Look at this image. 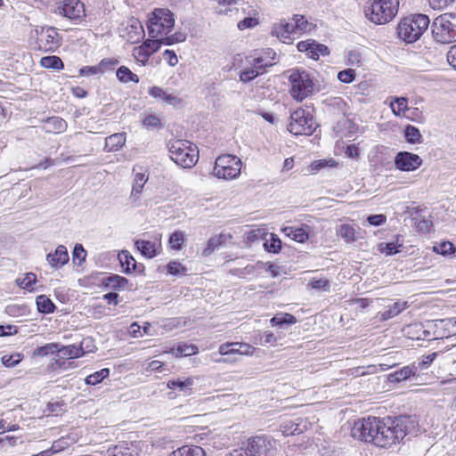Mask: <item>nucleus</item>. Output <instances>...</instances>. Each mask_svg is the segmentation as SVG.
Listing matches in <instances>:
<instances>
[{
	"instance_id": "f257e3e1",
	"label": "nucleus",
	"mask_w": 456,
	"mask_h": 456,
	"mask_svg": "<svg viewBox=\"0 0 456 456\" xmlns=\"http://www.w3.org/2000/svg\"><path fill=\"white\" fill-rule=\"evenodd\" d=\"M416 421L410 416L394 418L369 416L356 420L352 428V436L364 442H371L379 447L390 446L403 440L415 428Z\"/></svg>"
},
{
	"instance_id": "f03ea898",
	"label": "nucleus",
	"mask_w": 456,
	"mask_h": 456,
	"mask_svg": "<svg viewBox=\"0 0 456 456\" xmlns=\"http://www.w3.org/2000/svg\"><path fill=\"white\" fill-rule=\"evenodd\" d=\"M170 159L183 168H191L199 160V151L186 140H170L167 144Z\"/></svg>"
},
{
	"instance_id": "7ed1b4c3",
	"label": "nucleus",
	"mask_w": 456,
	"mask_h": 456,
	"mask_svg": "<svg viewBox=\"0 0 456 456\" xmlns=\"http://www.w3.org/2000/svg\"><path fill=\"white\" fill-rule=\"evenodd\" d=\"M429 22L428 16L422 13L405 17L397 26L398 37L407 43H413L428 29Z\"/></svg>"
},
{
	"instance_id": "20e7f679",
	"label": "nucleus",
	"mask_w": 456,
	"mask_h": 456,
	"mask_svg": "<svg viewBox=\"0 0 456 456\" xmlns=\"http://www.w3.org/2000/svg\"><path fill=\"white\" fill-rule=\"evenodd\" d=\"M175 26V15L167 8H156L148 17L147 28L151 37L167 36Z\"/></svg>"
},
{
	"instance_id": "39448f33",
	"label": "nucleus",
	"mask_w": 456,
	"mask_h": 456,
	"mask_svg": "<svg viewBox=\"0 0 456 456\" xmlns=\"http://www.w3.org/2000/svg\"><path fill=\"white\" fill-rule=\"evenodd\" d=\"M399 0H375L365 9V16L379 25L390 22L397 14Z\"/></svg>"
},
{
	"instance_id": "423d86ee",
	"label": "nucleus",
	"mask_w": 456,
	"mask_h": 456,
	"mask_svg": "<svg viewBox=\"0 0 456 456\" xmlns=\"http://www.w3.org/2000/svg\"><path fill=\"white\" fill-rule=\"evenodd\" d=\"M436 42L451 44L456 41V13L445 12L436 17L431 25Z\"/></svg>"
},
{
	"instance_id": "0eeeda50",
	"label": "nucleus",
	"mask_w": 456,
	"mask_h": 456,
	"mask_svg": "<svg viewBox=\"0 0 456 456\" xmlns=\"http://www.w3.org/2000/svg\"><path fill=\"white\" fill-rule=\"evenodd\" d=\"M255 348L244 342H227L221 344L217 353L212 354V359L217 363H232L238 361L240 355H251Z\"/></svg>"
},
{
	"instance_id": "6e6552de",
	"label": "nucleus",
	"mask_w": 456,
	"mask_h": 456,
	"mask_svg": "<svg viewBox=\"0 0 456 456\" xmlns=\"http://www.w3.org/2000/svg\"><path fill=\"white\" fill-rule=\"evenodd\" d=\"M289 81L291 84L290 95L293 99L301 102L313 94L314 83L306 71L293 70Z\"/></svg>"
},
{
	"instance_id": "1a4fd4ad",
	"label": "nucleus",
	"mask_w": 456,
	"mask_h": 456,
	"mask_svg": "<svg viewBox=\"0 0 456 456\" xmlns=\"http://www.w3.org/2000/svg\"><path fill=\"white\" fill-rule=\"evenodd\" d=\"M241 160L235 155L225 154L219 156L215 162L213 174L217 178L224 180L235 179L240 174Z\"/></svg>"
},
{
	"instance_id": "9d476101",
	"label": "nucleus",
	"mask_w": 456,
	"mask_h": 456,
	"mask_svg": "<svg viewBox=\"0 0 456 456\" xmlns=\"http://www.w3.org/2000/svg\"><path fill=\"white\" fill-rule=\"evenodd\" d=\"M316 128L313 115L304 109L298 108L290 114L288 130L295 135H311Z\"/></svg>"
},
{
	"instance_id": "9b49d317",
	"label": "nucleus",
	"mask_w": 456,
	"mask_h": 456,
	"mask_svg": "<svg viewBox=\"0 0 456 456\" xmlns=\"http://www.w3.org/2000/svg\"><path fill=\"white\" fill-rule=\"evenodd\" d=\"M54 13L75 24L81 23L86 17L85 5L80 0H57Z\"/></svg>"
},
{
	"instance_id": "f8f14e48",
	"label": "nucleus",
	"mask_w": 456,
	"mask_h": 456,
	"mask_svg": "<svg viewBox=\"0 0 456 456\" xmlns=\"http://www.w3.org/2000/svg\"><path fill=\"white\" fill-rule=\"evenodd\" d=\"M36 33L37 35V44L39 50L53 53L60 47L61 37L55 28L41 27L36 29Z\"/></svg>"
},
{
	"instance_id": "ddd939ff",
	"label": "nucleus",
	"mask_w": 456,
	"mask_h": 456,
	"mask_svg": "<svg viewBox=\"0 0 456 456\" xmlns=\"http://www.w3.org/2000/svg\"><path fill=\"white\" fill-rule=\"evenodd\" d=\"M272 447V441L269 438L256 436L243 443L240 450L245 451L248 456H266Z\"/></svg>"
},
{
	"instance_id": "4468645a",
	"label": "nucleus",
	"mask_w": 456,
	"mask_h": 456,
	"mask_svg": "<svg viewBox=\"0 0 456 456\" xmlns=\"http://www.w3.org/2000/svg\"><path fill=\"white\" fill-rule=\"evenodd\" d=\"M428 327L434 329L432 339L450 338L456 334V318L431 321Z\"/></svg>"
},
{
	"instance_id": "2eb2a0df",
	"label": "nucleus",
	"mask_w": 456,
	"mask_h": 456,
	"mask_svg": "<svg viewBox=\"0 0 456 456\" xmlns=\"http://www.w3.org/2000/svg\"><path fill=\"white\" fill-rule=\"evenodd\" d=\"M395 167L400 171L411 172L422 165V159L412 152L399 151L394 159Z\"/></svg>"
},
{
	"instance_id": "dca6fc26",
	"label": "nucleus",
	"mask_w": 456,
	"mask_h": 456,
	"mask_svg": "<svg viewBox=\"0 0 456 456\" xmlns=\"http://www.w3.org/2000/svg\"><path fill=\"white\" fill-rule=\"evenodd\" d=\"M198 379L197 377H179L177 379H172L167 382V387L184 395H191L193 394V387L195 381Z\"/></svg>"
},
{
	"instance_id": "f3484780",
	"label": "nucleus",
	"mask_w": 456,
	"mask_h": 456,
	"mask_svg": "<svg viewBox=\"0 0 456 456\" xmlns=\"http://www.w3.org/2000/svg\"><path fill=\"white\" fill-rule=\"evenodd\" d=\"M69 253L67 248L63 245H59L53 253H49L46 256V261L54 269H60L69 262Z\"/></svg>"
},
{
	"instance_id": "a211bd4d",
	"label": "nucleus",
	"mask_w": 456,
	"mask_h": 456,
	"mask_svg": "<svg viewBox=\"0 0 456 456\" xmlns=\"http://www.w3.org/2000/svg\"><path fill=\"white\" fill-rule=\"evenodd\" d=\"M251 56L246 58V61L250 64V67H246L240 70L239 74L240 80L243 83H249L258 76L264 74L262 65L259 64L261 61L253 62Z\"/></svg>"
},
{
	"instance_id": "6ab92c4d",
	"label": "nucleus",
	"mask_w": 456,
	"mask_h": 456,
	"mask_svg": "<svg viewBox=\"0 0 456 456\" xmlns=\"http://www.w3.org/2000/svg\"><path fill=\"white\" fill-rule=\"evenodd\" d=\"M91 342V338H84L80 344V346L76 345H69V346H61L59 344V351L58 354L61 358L68 359H75L82 357L85 354L84 344Z\"/></svg>"
},
{
	"instance_id": "aec40b11",
	"label": "nucleus",
	"mask_w": 456,
	"mask_h": 456,
	"mask_svg": "<svg viewBox=\"0 0 456 456\" xmlns=\"http://www.w3.org/2000/svg\"><path fill=\"white\" fill-rule=\"evenodd\" d=\"M309 231L310 226L307 224H302L300 227L286 226L282 228L285 236L299 243H304L308 240Z\"/></svg>"
},
{
	"instance_id": "412c9836",
	"label": "nucleus",
	"mask_w": 456,
	"mask_h": 456,
	"mask_svg": "<svg viewBox=\"0 0 456 456\" xmlns=\"http://www.w3.org/2000/svg\"><path fill=\"white\" fill-rule=\"evenodd\" d=\"M134 246L143 256L147 258H153L158 255L160 244L158 245L154 241L146 240H136L134 241Z\"/></svg>"
},
{
	"instance_id": "4be33fe9",
	"label": "nucleus",
	"mask_w": 456,
	"mask_h": 456,
	"mask_svg": "<svg viewBox=\"0 0 456 456\" xmlns=\"http://www.w3.org/2000/svg\"><path fill=\"white\" fill-rule=\"evenodd\" d=\"M418 372V367L416 366V363L404 366L393 373H390L388 375V380L391 383H396L401 382L403 380L408 379L411 376L416 375Z\"/></svg>"
},
{
	"instance_id": "5701e85b",
	"label": "nucleus",
	"mask_w": 456,
	"mask_h": 456,
	"mask_svg": "<svg viewBox=\"0 0 456 456\" xmlns=\"http://www.w3.org/2000/svg\"><path fill=\"white\" fill-rule=\"evenodd\" d=\"M126 142L125 133H116L105 139L104 151L107 152L118 151Z\"/></svg>"
},
{
	"instance_id": "b1692460",
	"label": "nucleus",
	"mask_w": 456,
	"mask_h": 456,
	"mask_svg": "<svg viewBox=\"0 0 456 456\" xmlns=\"http://www.w3.org/2000/svg\"><path fill=\"white\" fill-rule=\"evenodd\" d=\"M408 307L406 301H396L389 305L387 309L379 313L380 320L387 321L400 314L404 309Z\"/></svg>"
},
{
	"instance_id": "393cba45",
	"label": "nucleus",
	"mask_w": 456,
	"mask_h": 456,
	"mask_svg": "<svg viewBox=\"0 0 456 456\" xmlns=\"http://www.w3.org/2000/svg\"><path fill=\"white\" fill-rule=\"evenodd\" d=\"M275 56H276V53L274 52V50L271 49V48H267L265 50H264L262 52V54L259 55V56H251V61L253 62H256V61H261L259 64H261L263 67V72L265 73L266 71V69L268 67H272L274 62V59H275Z\"/></svg>"
},
{
	"instance_id": "a878e982",
	"label": "nucleus",
	"mask_w": 456,
	"mask_h": 456,
	"mask_svg": "<svg viewBox=\"0 0 456 456\" xmlns=\"http://www.w3.org/2000/svg\"><path fill=\"white\" fill-rule=\"evenodd\" d=\"M128 283V280L118 274H110L102 280V284L111 289H121Z\"/></svg>"
},
{
	"instance_id": "bb28decb",
	"label": "nucleus",
	"mask_w": 456,
	"mask_h": 456,
	"mask_svg": "<svg viewBox=\"0 0 456 456\" xmlns=\"http://www.w3.org/2000/svg\"><path fill=\"white\" fill-rule=\"evenodd\" d=\"M169 456H205V451L196 445H183L174 451Z\"/></svg>"
},
{
	"instance_id": "cd10ccee",
	"label": "nucleus",
	"mask_w": 456,
	"mask_h": 456,
	"mask_svg": "<svg viewBox=\"0 0 456 456\" xmlns=\"http://www.w3.org/2000/svg\"><path fill=\"white\" fill-rule=\"evenodd\" d=\"M118 260L121 266L125 268L126 273H130L136 269V260L127 250H122L118 254Z\"/></svg>"
},
{
	"instance_id": "c85d7f7f",
	"label": "nucleus",
	"mask_w": 456,
	"mask_h": 456,
	"mask_svg": "<svg viewBox=\"0 0 456 456\" xmlns=\"http://www.w3.org/2000/svg\"><path fill=\"white\" fill-rule=\"evenodd\" d=\"M36 303L38 312L42 314H52L56 308L53 302L45 295L37 296Z\"/></svg>"
},
{
	"instance_id": "c756f323",
	"label": "nucleus",
	"mask_w": 456,
	"mask_h": 456,
	"mask_svg": "<svg viewBox=\"0 0 456 456\" xmlns=\"http://www.w3.org/2000/svg\"><path fill=\"white\" fill-rule=\"evenodd\" d=\"M106 456H134L126 442H120L106 452Z\"/></svg>"
},
{
	"instance_id": "7c9ffc66",
	"label": "nucleus",
	"mask_w": 456,
	"mask_h": 456,
	"mask_svg": "<svg viewBox=\"0 0 456 456\" xmlns=\"http://www.w3.org/2000/svg\"><path fill=\"white\" fill-rule=\"evenodd\" d=\"M390 108L395 116H401L408 110V99L406 97H394L390 102Z\"/></svg>"
},
{
	"instance_id": "2f4dec72",
	"label": "nucleus",
	"mask_w": 456,
	"mask_h": 456,
	"mask_svg": "<svg viewBox=\"0 0 456 456\" xmlns=\"http://www.w3.org/2000/svg\"><path fill=\"white\" fill-rule=\"evenodd\" d=\"M118 79L124 84L134 82L138 83L139 77L136 74L133 73L127 67L120 66L116 72Z\"/></svg>"
},
{
	"instance_id": "473e14b6",
	"label": "nucleus",
	"mask_w": 456,
	"mask_h": 456,
	"mask_svg": "<svg viewBox=\"0 0 456 456\" xmlns=\"http://www.w3.org/2000/svg\"><path fill=\"white\" fill-rule=\"evenodd\" d=\"M270 322L272 326H279L282 328L284 325L295 324L297 322V318L290 314H281L274 315Z\"/></svg>"
},
{
	"instance_id": "72a5a7b5",
	"label": "nucleus",
	"mask_w": 456,
	"mask_h": 456,
	"mask_svg": "<svg viewBox=\"0 0 456 456\" xmlns=\"http://www.w3.org/2000/svg\"><path fill=\"white\" fill-rule=\"evenodd\" d=\"M404 137L409 143H419L422 141V135L418 127L408 125L404 129Z\"/></svg>"
},
{
	"instance_id": "f704fd0d",
	"label": "nucleus",
	"mask_w": 456,
	"mask_h": 456,
	"mask_svg": "<svg viewBox=\"0 0 456 456\" xmlns=\"http://www.w3.org/2000/svg\"><path fill=\"white\" fill-rule=\"evenodd\" d=\"M142 123L147 129H158L163 126L159 117L152 113H144Z\"/></svg>"
},
{
	"instance_id": "c9c22d12",
	"label": "nucleus",
	"mask_w": 456,
	"mask_h": 456,
	"mask_svg": "<svg viewBox=\"0 0 456 456\" xmlns=\"http://www.w3.org/2000/svg\"><path fill=\"white\" fill-rule=\"evenodd\" d=\"M109 375H110V369L103 368L98 371H95L93 374L88 375L86 378L85 382L86 385L95 386V385L101 383L104 379L109 377Z\"/></svg>"
},
{
	"instance_id": "e433bc0d",
	"label": "nucleus",
	"mask_w": 456,
	"mask_h": 456,
	"mask_svg": "<svg viewBox=\"0 0 456 456\" xmlns=\"http://www.w3.org/2000/svg\"><path fill=\"white\" fill-rule=\"evenodd\" d=\"M40 64L44 68L53 69H61L64 67L61 58L55 55L45 56L41 58Z\"/></svg>"
},
{
	"instance_id": "4c0bfd02",
	"label": "nucleus",
	"mask_w": 456,
	"mask_h": 456,
	"mask_svg": "<svg viewBox=\"0 0 456 456\" xmlns=\"http://www.w3.org/2000/svg\"><path fill=\"white\" fill-rule=\"evenodd\" d=\"M185 240V233L183 231H175L170 234L168 243L171 248L180 250Z\"/></svg>"
},
{
	"instance_id": "58836bf2",
	"label": "nucleus",
	"mask_w": 456,
	"mask_h": 456,
	"mask_svg": "<svg viewBox=\"0 0 456 456\" xmlns=\"http://www.w3.org/2000/svg\"><path fill=\"white\" fill-rule=\"evenodd\" d=\"M59 343H48L45 346H39L34 350L33 354L35 356L44 357L49 354L58 353Z\"/></svg>"
},
{
	"instance_id": "ea45409f",
	"label": "nucleus",
	"mask_w": 456,
	"mask_h": 456,
	"mask_svg": "<svg viewBox=\"0 0 456 456\" xmlns=\"http://www.w3.org/2000/svg\"><path fill=\"white\" fill-rule=\"evenodd\" d=\"M398 238L396 239V242H388V243H379L378 246V249L379 252L384 253L386 256H393L400 252L399 248L403 245L398 244Z\"/></svg>"
},
{
	"instance_id": "a19ab883",
	"label": "nucleus",
	"mask_w": 456,
	"mask_h": 456,
	"mask_svg": "<svg viewBox=\"0 0 456 456\" xmlns=\"http://www.w3.org/2000/svg\"><path fill=\"white\" fill-rule=\"evenodd\" d=\"M148 177L142 173H137L134 175V183L132 187L131 195L136 197L140 194L143 189L145 183L147 182Z\"/></svg>"
},
{
	"instance_id": "79ce46f5",
	"label": "nucleus",
	"mask_w": 456,
	"mask_h": 456,
	"mask_svg": "<svg viewBox=\"0 0 456 456\" xmlns=\"http://www.w3.org/2000/svg\"><path fill=\"white\" fill-rule=\"evenodd\" d=\"M266 251L278 253L281 249V240L273 233H271L270 239L264 243Z\"/></svg>"
},
{
	"instance_id": "37998d69",
	"label": "nucleus",
	"mask_w": 456,
	"mask_h": 456,
	"mask_svg": "<svg viewBox=\"0 0 456 456\" xmlns=\"http://www.w3.org/2000/svg\"><path fill=\"white\" fill-rule=\"evenodd\" d=\"M163 45V37H151L150 39L145 40L142 43V46L145 48L147 52H149L151 54H153L156 53L160 46Z\"/></svg>"
},
{
	"instance_id": "c03bdc74",
	"label": "nucleus",
	"mask_w": 456,
	"mask_h": 456,
	"mask_svg": "<svg viewBox=\"0 0 456 456\" xmlns=\"http://www.w3.org/2000/svg\"><path fill=\"white\" fill-rule=\"evenodd\" d=\"M199 348L193 344H179L176 348V354L180 356H191L198 354Z\"/></svg>"
},
{
	"instance_id": "a18cd8bd",
	"label": "nucleus",
	"mask_w": 456,
	"mask_h": 456,
	"mask_svg": "<svg viewBox=\"0 0 456 456\" xmlns=\"http://www.w3.org/2000/svg\"><path fill=\"white\" fill-rule=\"evenodd\" d=\"M433 251L443 256H449L455 252V248L451 241H442L433 247Z\"/></svg>"
},
{
	"instance_id": "49530a36",
	"label": "nucleus",
	"mask_w": 456,
	"mask_h": 456,
	"mask_svg": "<svg viewBox=\"0 0 456 456\" xmlns=\"http://www.w3.org/2000/svg\"><path fill=\"white\" fill-rule=\"evenodd\" d=\"M292 20L295 22L294 25L297 32H305L312 29V24L309 23L303 15L295 14L293 15Z\"/></svg>"
},
{
	"instance_id": "de8ad7c7",
	"label": "nucleus",
	"mask_w": 456,
	"mask_h": 456,
	"mask_svg": "<svg viewBox=\"0 0 456 456\" xmlns=\"http://www.w3.org/2000/svg\"><path fill=\"white\" fill-rule=\"evenodd\" d=\"M163 37V45H172L176 43L184 42L186 40V35L183 32H175L172 35H167Z\"/></svg>"
},
{
	"instance_id": "09e8293b",
	"label": "nucleus",
	"mask_w": 456,
	"mask_h": 456,
	"mask_svg": "<svg viewBox=\"0 0 456 456\" xmlns=\"http://www.w3.org/2000/svg\"><path fill=\"white\" fill-rule=\"evenodd\" d=\"M37 277L36 274L32 273H28L22 279H18L17 282L19 286L22 289L33 290L32 286L36 283Z\"/></svg>"
},
{
	"instance_id": "8fccbe9b",
	"label": "nucleus",
	"mask_w": 456,
	"mask_h": 456,
	"mask_svg": "<svg viewBox=\"0 0 456 456\" xmlns=\"http://www.w3.org/2000/svg\"><path fill=\"white\" fill-rule=\"evenodd\" d=\"M167 273L172 275L185 274L187 268L176 261H171L167 265Z\"/></svg>"
},
{
	"instance_id": "3c124183",
	"label": "nucleus",
	"mask_w": 456,
	"mask_h": 456,
	"mask_svg": "<svg viewBox=\"0 0 456 456\" xmlns=\"http://www.w3.org/2000/svg\"><path fill=\"white\" fill-rule=\"evenodd\" d=\"M437 354H438V353L435 352V353H432L428 355H424L421 358H419L418 360V362L416 365L418 367V371L428 368L430 366V364L435 361Z\"/></svg>"
},
{
	"instance_id": "603ef678",
	"label": "nucleus",
	"mask_w": 456,
	"mask_h": 456,
	"mask_svg": "<svg viewBox=\"0 0 456 456\" xmlns=\"http://www.w3.org/2000/svg\"><path fill=\"white\" fill-rule=\"evenodd\" d=\"M340 236L346 241L352 242L355 240L354 229L349 224H342L339 230Z\"/></svg>"
},
{
	"instance_id": "864d4df0",
	"label": "nucleus",
	"mask_w": 456,
	"mask_h": 456,
	"mask_svg": "<svg viewBox=\"0 0 456 456\" xmlns=\"http://www.w3.org/2000/svg\"><path fill=\"white\" fill-rule=\"evenodd\" d=\"M347 61L351 65L361 67L363 63L362 54L357 50H351L347 54Z\"/></svg>"
},
{
	"instance_id": "5fc2aeb1",
	"label": "nucleus",
	"mask_w": 456,
	"mask_h": 456,
	"mask_svg": "<svg viewBox=\"0 0 456 456\" xmlns=\"http://www.w3.org/2000/svg\"><path fill=\"white\" fill-rule=\"evenodd\" d=\"M356 73L354 69H347L342 71H339L338 74V78L339 81L345 84H349L355 79Z\"/></svg>"
},
{
	"instance_id": "6e6d98bb",
	"label": "nucleus",
	"mask_w": 456,
	"mask_h": 456,
	"mask_svg": "<svg viewBox=\"0 0 456 456\" xmlns=\"http://www.w3.org/2000/svg\"><path fill=\"white\" fill-rule=\"evenodd\" d=\"M21 361V356L20 354H12V355H4L1 358L2 363L8 368H12L16 366Z\"/></svg>"
},
{
	"instance_id": "4d7b16f0",
	"label": "nucleus",
	"mask_w": 456,
	"mask_h": 456,
	"mask_svg": "<svg viewBox=\"0 0 456 456\" xmlns=\"http://www.w3.org/2000/svg\"><path fill=\"white\" fill-rule=\"evenodd\" d=\"M337 165L336 161L333 159L326 160V159H319L314 161L310 167L311 170L314 172L319 171L322 168H324L326 167H335Z\"/></svg>"
},
{
	"instance_id": "13d9d810",
	"label": "nucleus",
	"mask_w": 456,
	"mask_h": 456,
	"mask_svg": "<svg viewBox=\"0 0 456 456\" xmlns=\"http://www.w3.org/2000/svg\"><path fill=\"white\" fill-rule=\"evenodd\" d=\"M72 256L73 261L75 262L76 260H78V265H81L86 260V251L81 244H76L72 252Z\"/></svg>"
},
{
	"instance_id": "bf43d9fd",
	"label": "nucleus",
	"mask_w": 456,
	"mask_h": 456,
	"mask_svg": "<svg viewBox=\"0 0 456 456\" xmlns=\"http://www.w3.org/2000/svg\"><path fill=\"white\" fill-rule=\"evenodd\" d=\"M311 286L315 289H322L328 291L330 289V282L327 279H313L311 281Z\"/></svg>"
},
{
	"instance_id": "052dcab7",
	"label": "nucleus",
	"mask_w": 456,
	"mask_h": 456,
	"mask_svg": "<svg viewBox=\"0 0 456 456\" xmlns=\"http://www.w3.org/2000/svg\"><path fill=\"white\" fill-rule=\"evenodd\" d=\"M149 94L155 98V99H159V100H162L164 102V100L166 99V96L167 95L168 92L162 89L161 87L159 86H151L150 89H149Z\"/></svg>"
},
{
	"instance_id": "680f3d73",
	"label": "nucleus",
	"mask_w": 456,
	"mask_h": 456,
	"mask_svg": "<svg viewBox=\"0 0 456 456\" xmlns=\"http://www.w3.org/2000/svg\"><path fill=\"white\" fill-rule=\"evenodd\" d=\"M367 222L373 226H379L387 222V216L382 214L370 215L367 217Z\"/></svg>"
},
{
	"instance_id": "e2e57ef3",
	"label": "nucleus",
	"mask_w": 456,
	"mask_h": 456,
	"mask_svg": "<svg viewBox=\"0 0 456 456\" xmlns=\"http://www.w3.org/2000/svg\"><path fill=\"white\" fill-rule=\"evenodd\" d=\"M102 72L100 66H85L79 69V76L90 77Z\"/></svg>"
},
{
	"instance_id": "0e129e2a",
	"label": "nucleus",
	"mask_w": 456,
	"mask_h": 456,
	"mask_svg": "<svg viewBox=\"0 0 456 456\" xmlns=\"http://www.w3.org/2000/svg\"><path fill=\"white\" fill-rule=\"evenodd\" d=\"M261 344L263 346H275L277 344V337L271 331H265L261 337Z\"/></svg>"
},
{
	"instance_id": "69168bd1",
	"label": "nucleus",
	"mask_w": 456,
	"mask_h": 456,
	"mask_svg": "<svg viewBox=\"0 0 456 456\" xmlns=\"http://www.w3.org/2000/svg\"><path fill=\"white\" fill-rule=\"evenodd\" d=\"M294 24L295 22L292 19L291 21H282L280 23V28L285 32L286 36L290 37L291 34L297 32Z\"/></svg>"
},
{
	"instance_id": "338daca9",
	"label": "nucleus",
	"mask_w": 456,
	"mask_h": 456,
	"mask_svg": "<svg viewBox=\"0 0 456 456\" xmlns=\"http://www.w3.org/2000/svg\"><path fill=\"white\" fill-rule=\"evenodd\" d=\"M151 54L145 50V48L141 45L134 49V56L140 60L143 64H145Z\"/></svg>"
},
{
	"instance_id": "774afa93",
	"label": "nucleus",
	"mask_w": 456,
	"mask_h": 456,
	"mask_svg": "<svg viewBox=\"0 0 456 456\" xmlns=\"http://www.w3.org/2000/svg\"><path fill=\"white\" fill-rule=\"evenodd\" d=\"M447 61L448 63L456 69V45L451 46L450 50L447 53Z\"/></svg>"
}]
</instances>
